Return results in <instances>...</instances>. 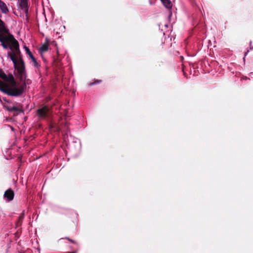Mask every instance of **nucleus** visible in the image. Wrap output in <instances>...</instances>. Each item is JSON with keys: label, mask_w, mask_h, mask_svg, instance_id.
Segmentation results:
<instances>
[{"label": "nucleus", "mask_w": 253, "mask_h": 253, "mask_svg": "<svg viewBox=\"0 0 253 253\" xmlns=\"http://www.w3.org/2000/svg\"><path fill=\"white\" fill-rule=\"evenodd\" d=\"M0 80V90L9 96L20 97L25 92L27 84L26 80ZM29 80H27L28 81Z\"/></svg>", "instance_id": "nucleus-1"}, {"label": "nucleus", "mask_w": 253, "mask_h": 253, "mask_svg": "<svg viewBox=\"0 0 253 253\" xmlns=\"http://www.w3.org/2000/svg\"><path fill=\"white\" fill-rule=\"evenodd\" d=\"M14 67L15 69L17 71L20 76V79H23V78L25 79L26 78V73L24 62L22 58H20L16 63V65H14Z\"/></svg>", "instance_id": "nucleus-2"}, {"label": "nucleus", "mask_w": 253, "mask_h": 253, "mask_svg": "<svg viewBox=\"0 0 253 253\" xmlns=\"http://www.w3.org/2000/svg\"><path fill=\"white\" fill-rule=\"evenodd\" d=\"M50 113V108L47 105H43L42 107L37 110L36 115L39 119H45L48 117Z\"/></svg>", "instance_id": "nucleus-3"}, {"label": "nucleus", "mask_w": 253, "mask_h": 253, "mask_svg": "<svg viewBox=\"0 0 253 253\" xmlns=\"http://www.w3.org/2000/svg\"><path fill=\"white\" fill-rule=\"evenodd\" d=\"M14 197V192L11 188L6 190L4 194L3 198L7 202H10L13 200Z\"/></svg>", "instance_id": "nucleus-4"}, {"label": "nucleus", "mask_w": 253, "mask_h": 253, "mask_svg": "<svg viewBox=\"0 0 253 253\" xmlns=\"http://www.w3.org/2000/svg\"><path fill=\"white\" fill-rule=\"evenodd\" d=\"M19 3V8L22 10L26 15L28 14V2L27 0H18Z\"/></svg>", "instance_id": "nucleus-5"}, {"label": "nucleus", "mask_w": 253, "mask_h": 253, "mask_svg": "<svg viewBox=\"0 0 253 253\" xmlns=\"http://www.w3.org/2000/svg\"><path fill=\"white\" fill-rule=\"evenodd\" d=\"M25 50L26 51L27 53L29 56L30 58L31 59L32 61L33 62V66L35 67H37L38 66V63L36 61V58L33 56L32 53L30 50L29 48L25 46Z\"/></svg>", "instance_id": "nucleus-6"}, {"label": "nucleus", "mask_w": 253, "mask_h": 253, "mask_svg": "<svg viewBox=\"0 0 253 253\" xmlns=\"http://www.w3.org/2000/svg\"><path fill=\"white\" fill-rule=\"evenodd\" d=\"M0 9L2 13L7 14L9 12L6 4L1 0H0Z\"/></svg>", "instance_id": "nucleus-7"}, {"label": "nucleus", "mask_w": 253, "mask_h": 253, "mask_svg": "<svg viewBox=\"0 0 253 253\" xmlns=\"http://www.w3.org/2000/svg\"><path fill=\"white\" fill-rule=\"evenodd\" d=\"M5 29L6 31H2L0 32V42L1 44H3V43L6 42V39L3 36V34H8L9 33V30L7 28L6 26L5 25Z\"/></svg>", "instance_id": "nucleus-8"}, {"label": "nucleus", "mask_w": 253, "mask_h": 253, "mask_svg": "<svg viewBox=\"0 0 253 253\" xmlns=\"http://www.w3.org/2000/svg\"><path fill=\"white\" fill-rule=\"evenodd\" d=\"M6 109L10 112H16L18 113L22 112L23 111L22 109L18 108L16 106H8L6 107Z\"/></svg>", "instance_id": "nucleus-9"}, {"label": "nucleus", "mask_w": 253, "mask_h": 253, "mask_svg": "<svg viewBox=\"0 0 253 253\" xmlns=\"http://www.w3.org/2000/svg\"><path fill=\"white\" fill-rule=\"evenodd\" d=\"M164 5L168 9H171L172 6L170 0H163L161 1Z\"/></svg>", "instance_id": "nucleus-10"}, {"label": "nucleus", "mask_w": 253, "mask_h": 253, "mask_svg": "<svg viewBox=\"0 0 253 253\" xmlns=\"http://www.w3.org/2000/svg\"><path fill=\"white\" fill-rule=\"evenodd\" d=\"M49 44L48 42H45L42 45L40 48V50L41 52H45L48 50Z\"/></svg>", "instance_id": "nucleus-11"}, {"label": "nucleus", "mask_w": 253, "mask_h": 253, "mask_svg": "<svg viewBox=\"0 0 253 253\" xmlns=\"http://www.w3.org/2000/svg\"><path fill=\"white\" fill-rule=\"evenodd\" d=\"M2 31H6V30L5 22L0 18V32Z\"/></svg>", "instance_id": "nucleus-12"}, {"label": "nucleus", "mask_w": 253, "mask_h": 253, "mask_svg": "<svg viewBox=\"0 0 253 253\" xmlns=\"http://www.w3.org/2000/svg\"><path fill=\"white\" fill-rule=\"evenodd\" d=\"M10 57V59L11 60V61H12L14 65H16V63L18 61V60H17L16 58V56H15V54L11 53L10 54V57Z\"/></svg>", "instance_id": "nucleus-13"}, {"label": "nucleus", "mask_w": 253, "mask_h": 253, "mask_svg": "<svg viewBox=\"0 0 253 253\" xmlns=\"http://www.w3.org/2000/svg\"><path fill=\"white\" fill-rule=\"evenodd\" d=\"M0 78L1 79H7V76L4 71L0 69Z\"/></svg>", "instance_id": "nucleus-14"}, {"label": "nucleus", "mask_w": 253, "mask_h": 253, "mask_svg": "<svg viewBox=\"0 0 253 253\" xmlns=\"http://www.w3.org/2000/svg\"><path fill=\"white\" fill-rule=\"evenodd\" d=\"M101 82V80H94V81L92 83H90L88 84L89 86H91L93 85H96L99 84Z\"/></svg>", "instance_id": "nucleus-15"}, {"label": "nucleus", "mask_w": 253, "mask_h": 253, "mask_svg": "<svg viewBox=\"0 0 253 253\" xmlns=\"http://www.w3.org/2000/svg\"><path fill=\"white\" fill-rule=\"evenodd\" d=\"M1 45L3 47V48L4 49H7L8 48L10 49H11V47L6 43V42L3 43V44H1Z\"/></svg>", "instance_id": "nucleus-16"}, {"label": "nucleus", "mask_w": 253, "mask_h": 253, "mask_svg": "<svg viewBox=\"0 0 253 253\" xmlns=\"http://www.w3.org/2000/svg\"><path fill=\"white\" fill-rule=\"evenodd\" d=\"M66 239H68L69 241H70L71 243H72L73 244L76 243V242L75 241H74L72 239H70L69 238L66 237Z\"/></svg>", "instance_id": "nucleus-17"}, {"label": "nucleus", "mask_w": 253, "mask_h": 253, "mask_svg": "<svg viewBox=\"0 0 253 253\" xmlns=\"http://www.w3.org/2000/svg\"><path fill=\"white\" fill-rule=\"evenodd\" d=\"M7 79H15L13 76L12 75H9L8 78L7 77Z\"/></svg>", "instance_id": "nucleus-18"}, {"label": "nucleus", "mask_w": 253, "mask_h": 253, "mask_svg": "<svg viewBox=\"0 0 253 253\" xmlns=\"http://www.w3.org/2000/svg\"><path fill=\"white\" fill-rule=\"evenodd\" d=\"M24 211H23L22 213L20 216V218H24Z\"/></svg>", "instance_id": "nucleus-19"}, {"label": "nucleus", "mask_w": 253, "mask_h": 253, "mask_svg": "<svg viewBox=\"0 0 253 253\" xmlns=\"http://www.w3.org/2000/svg\"><path fill=\"white\" fill-rule=\"evenodd\" d=\"M250 48H251V49H253V47H250Z\"/></svg>", "instance_id": "nucleus-20"}, {"label": "nucleus", "mask_w": 253, "mask_h": 253, "mask_svg": "<svg viewBox=\"0 0 253 253\" xmlns=\"http://www.w3.org/2000/svg\"><path fill=\"white\" fill-rule=\"evenodd\" d=\"M171 14H172V13H171V12L170 11V16Z\"/></svg>", "instance_id": "nucleus-21"}, {"label": "nucleus", "mask_w": 253, "mask_h": 253, "mask_svg": "<svg viewBox=\"0 0 253 253\" xmlns=\"http://www.w3.org/2000/svg\"><path fill=\"white\" fill-rule=\"evenodd\" d=\"M248 51H247V52L245 53V55H246L247 54Z\"/></svg>", "instance_id": "nucleus-22"}, {"label": "nucleus", "mask_w": 253, "mask_h": 253, "mask_svg": "<svg viewBox=\"0 0 253 253\" xmlns=\"http://www.w3.org/2000/svg\"><path fill=\"white\" fill-rule=\"evenodd\" d=\"M13 128L12 127H11V130H13Z\"/></svg>", "instance_id": "nucleus-23"}, {"label": "nucleus", "mask_w": 253, "mask_h": 253, "mask_svg": "<svg viewBox=\"0 0 253 253\" xmlns=\"http://www.w3.org/2000/svg\"><path fill=\"white\" fill-rule=\"evenodd\" d=\"M161 1H162L163 0H160Z\"/></svg>", "instance_id": "nucleus-24"}]
</instances>
